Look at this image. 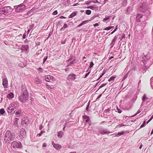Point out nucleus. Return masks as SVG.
Here are the masks:
<instances>
[{
    "mask_svg": "<svg viewBox=\"0 0 153 153\" xmlns=\"http://www.w3.org/2000/svg\"><path fill=\"white\" fill-rule=\"evenodd\" d=\"M29 98L28 92L27 90H24L23 91L22 94L18 97L19 101L22 103L26 102Z\"/></svg>",
    "mask_w": 153,
    "mask_h": 153,
    "instance_id": "obj_1",
    "label": "nucleus"
},
{
    "mask_svg": "<svg viewBox=\"0 0 153 153\" xmlns=\"http://www.w3.org/2000/svg\"><path fill=\"white\" fill-rule=\"evenodd\" d=\"M12 11L11 8L10 7H5L0 9V16H4L10 14Z\"/></svg>",
    "mask_w": 153,
    "mask_h": 153,
    "instance_id": "obj_2",
    "label": "nucleus"
},
{
    "mask_svg": "<svg viewBox=\"0 0 153 153\" xmlns=\"http://www.w3.org/2000/svg\"><path fill=\"white\" fill-rule=\"evenodd\" d=\"M14 137H13L10 131H7L5 134L4 137V141L6 143H9L10 141L13 140Z\"/></svg>",
    "mask_w": 153,
    "mask_h": 153,
    "instance_id": "obj_3",
    "label": "nucleus"
},
{
    "mask_svg": "<svg viewBox=\"0 0 153 153\" xmlns=\"http://www.w3.org/2000/svg\"><path fill=\"white\" fill-rule=\"evenodd\" d=\"M11 146L14 149L21 148H22V145L21 143L15 141L12 142Z\"/></svg>",
    "mask_w": 153,
    "mask_h": 153,
    "instance_id": "obj_4",
    "label": "nucleus"
},
{
    "mask_svg": "<svg viewBox=\"0 0 153 153\" xmlns=\"http://www.w3.org/2000/svg\"><path fill=\"white\" fill-rule=\"evenodd\" d=\"M15 7H16L15 8L16 11L17 13L22 11L25 8V6L22 4L19 6H16Z\"/></svg>",
    "mask_w": 153,
    "mask_h": 153,
    "instance_id": "obj_5",
    "label": "nucleus"
},
{
    "mask_svg": "<svg viewBox=\"0 0 153 153\" xmlns=\"http://www.w3.org/2000/svg\"><path fill=\"white\" fill-rule=\"evenodd\" d=\"M26 136V132L25 129L22 128L21 129L20 134H19V137L21 140H22Z\"/></svg>",
    "mask_w": 153,
    "mask_h": 153,
    "instance_id": "obj_6",
    "label": "nucleus"
},
{
    "mask_svg": "<svg viewBox=\"0 0 153 153\" xmlns=\"http://www.w3.org/2000/svg\"><path fill=\"white\" fill-rule=\"evenodd\" d=\"M45 80L48 82H52L55 80L53 77L49 75L45 76Z\"/></svg>",
    "mask_w": 153,
    "mask_h": 153,
    "instance_id": "obj_7",
    "label": "nucleus"
},
{
    "mask_svg": "<svg viewBox=\"0 0 153 153\" xmlns=\"http://www.w3.org/2000/svg\"><path fill=\"white\" fill-rule=\"evenodd\" d=\"M2 85L4 88H7L8 87V80L7 78H5L3 79Z\"/></svg>",
    "mask_w": 153,
    "mask_h": 153,
    "instance_id": "obj_8",
    "label": "nucleus"
},
{
    "mask_svg": "<svg viewBox=\"0 0 153 153\" xmlns=\"http://www.w3.org/2000/svg\"><path fill=\"white\" fill-rule=\"evenodd\" d=\"M76 75L75 74L69 75L67 77V79L69 80H74L76 79Z\"/></svg>",
    "mask_w": 153,
    "mask_h": 153,
    "instance_id": "obj_9",
    "label": "nucleus"
},
{
    "mask_svg": "<svg viewBox=\"0 0 153 153\" xmlns=\"http://www.w3.org/2000/svg\"><path fill=\"white\" fill-rule=\"evenodd\" d=\"M52 145L53 147L56 149L57 150L60 149L61 147V146L59 144H55L53 142H52Z\"/></svg>",
    "mask_w": 153,
    "mask_h": 153,
    "instance_id": "obj_10",
    "label": "nucleus"
},
{
    "mask_svg": "<svg viewBox=\"0 0 153 153\" xmlns=\"http://www.w3.org/2000/svg\"><path fill=\"white\" fill-rule=\"evenodd\" d=\"M143 17L142 15L141 14H138L136 16V20L137 22H140L141 21V18Z\"/></svg>",
    "mask_w": 153,
    "mask_h": 153,
    "instance_id": "obj_11",
    "label": "nucleus"
},
{
    "mask_svg": "<svg viewBox=\"0 0 153 153\" xmlns=\"http://www.w3.org/2000/svg\"><path fill=\"white\" fill-rule=\"evenodd\" d=\"M18 103L17 102H13L10 104V106L11 107L16 108L18 107Z\"/></svg>",
    "mask_w": 153,
    "mask_h": 153,
    "instance_id": "obj_12",
    "label": "nucleus"
},
{
    "mask_svg": "<svg viewBox=\"0 0 153 153\" xmlns=\"http://www.w3.org/2000/svg\"><path fill=\"white\" fill-rule=\"evenodd\" d=\"M14 97V94L12 93H10L7 96V97L9 99H11Z\"/></svg>",
    "mask_w": 153,
    "mask_h": 153,
    "instance_id": "obj_13",
    "label": "nucleus"
},
{
    "mask_svg": "<svg viewBox=\"0 0 153 153\" xmlns=\"http://www.w3.org/2000/svg\"><path fill=\"white\" fill-rule=\"evenodd\" d=\"M15 114L16 117H19V116L22 115L21 114V110H17L16 113Z\"/></svg>",
    "mask_w": 153,
    "mask_h": 153,
    "instance_id": "obj_14",
    "label": "nucleus"
},
{
    "mask_svg": "<svg viewBox=\"0 0 153 153\" xmlns=\"http://www.w3.org/2000/svg\"><path fill=\"white\" fill-rule=\"evenodd\" d=\"M100 133L102 134H108L109 132L108 131H106L105 130H101L100 131Z\"/></svg>",
    "mask_w": 153,
    "mask_h": 153,
    "instance_id": "obj_15",
    "label": "nucleus"
},
{
    "mask_svg": "<svg viewBox=\"0 0 153 153\" xmlns=\"http://www.w3.org/2000/svg\"><path fill=\"white\" fill-rule=\"evenodd\" d=\"M77 13L76 12L73 13L70 15L68 17V18H71L73 17L76 16V15Z\"/></svg>",
    "mask_w": 153,
    "mask_h": 153,
    "instance_id": "obj_16",
    "label": "nucleus"
},
{
    "mask_svg": "<svg viewBox=\"0 0 153 153\" xmlns=\"http://www.w3.org/2000/svg\"><path fill=\"white\" fill-rule=\"evenodd\" d=\"M63 134V132L61 131H60L58 133L57 136L59 138H61L62 137Z\"/></svg>",
    "mask_w": 153,
    "mask_h": 153,
    "instance_id": "obj_17",
    "label": "nucleus"
},
{
    "mask_svg": "<svg viewBox=\"0 0 153 153\" xmlns=\"http://www.w3.org/2000/svg\"><path fill=\"white\" fill-rule=\"evenodd\" d=\"M13 108L12 107L10 106L9 107L7 108V112L10 114L11 113V111H10L11 110H12Z\"/></svg>",
    "mask_w": 153,
    "mask_h": 153,
    "instance_id": "obj_18",
    "label": "nucleus"
},
{
    "mask_svg": "<svg viewBox=\"0 0 153 153\" xmlns=\"http://www.w3.org/2000/svg\"><path fill=\"white\" fill-rule=\"evenodd\" d=\"M22 49H24L25 50H27L28 49V45H23L22 46Z\"/></svg>",
    "mask_w": 153,
    "mask_h": 153,
    "instance_id": "obj_19",
    "label": "nucleus"
},
{
    "mask_svg": "<svg viewBox=\"0 0 153 153\" xmlns=\"http://www.w3.org/2000/svg\"><path fill=\"white\" fill-rule=\"evenodd\" d=\"M116 77L115 76H112L110 78V79L108 80V81L109 82L113 81L114 80V79Z\"/></svg>",
    "mask_w": 153,
    "mask_h": 153,
    "instance_id": "obj_20",
    "label": "nucleus"
},
{
    "mask_svg": "<svg viewBox=\"0 0 153 153\" xmlns=\"http://www.w3.org/2000/svg\"><path fill=\"white\" fill-rule=\"evenodd\" d=\"M147 99V98L146 97V95L145 94H144L143 96V98L142 99V101L144 102Z\"/></svg>",
    "mask_w": 153,
    "mask_h": 153,
    "instance_id": "obj_21",
    "label": "nucleus"
},
{
    "mask_svg": "<svg viewBox=\"0 0 153 153\" xmlns=\"http://www.w3.org/2000/svg\"><path fill=\"white\" fill-rule=\"evenodd\" d=\"M5 111L4 109L1 108L0 109V114L1 115H3L5 113Z\"/></svg>",
    "mask_w": 153,
    "mask_h": 153,
    "instance_id": "obj_22",
    "label": "nucleus"
},
{
    "mask_svg": "<svg viewBox=\"0 0 153 153\" xmlns=\"http://www.w3.org/2000/svg\"><path fill=\"white\" fill-rule=\"evenodd\" d=\"M85 13L87 15H89L91 13V11L89 10H87L85 11Z\"/></svg>",
    "mask_w": 153,
    "mask_h": 153,
    "instance_id": "obj_23",
    "label": "nucleus"
},
{
    "mask_svg": "<svg viewBox=\"0 0 153 153\" xmlns=\"http://www.w3.org/2000/svg\"><path fill=\"white\" fill-rule=\"evenodd\" d=\"M124 133L123 132H118L115 136L116 137H118L123 134Z\"/></svg>",
    "mask_w": 153,
    "mask_h": 153,
    "instance_id": "obj_24",
    "label": "nucleus"
},
{
    "mask_svg": "<svg viewBox=\"0 0 153 153\" xmlns=\"http://www.w3.org/2000/svg\"><path fill=\"white\" fill-rule=\"evenodd\" d=\"M87 22V21H83L78 26L80 27V26H82V25L84 24L86 22Z\"/></svg>",
    "mask_w": 153,
    "mask_h": 153,
    "instance_id": "obj_25",
    "label": "nucleus"
},
{
    "mask_svg": "<svg viewBox=\"0 0 153 153\" xmlns=\"http://www.w3.org/2000/svg\"><path fill=\"white\" fill-rule=\"evenodd\" d=\"M94 65V64L92 62H91L90 64L89 68H91Z\"/></svg>",
    "mask_w": 153,
    "mask_h": 153,
    "instance_id": "obj_26",
    "label": "nucleus"
},
{
    "mask_svg": "<svg viewBox=\"0 0 153 153\" xmlns=\"http://www.w3.org/2000/svg\"><path fill=\"white\" fill-rule=\"evenodd\" d=\"M45 132V131H41V132L39 134H38V135H39V137H40L42 134H43Z\"/></svg>",
    "mask_w": 153,
    "mask_h": 153,
    "instance_id": "obj_27",
    "label": "nucleus"
},
{
    "mask_svg": "<svg viewBox=\"0 0 153 153\" xmlns=\"http://www.w3.org/2000/svg\"><path fill=\"white\" fill-rule=\"evenodd\" d=\"M58 12L56 10L54 11L53 13V15H56L57 14Z\"/></svg>",
    "mask_w": 153,
    "mask_h": 153,
    "instance_id": "obj_28",
    "label": "nucleus"
},
{
    "mask_svg": "<svg viewBox=\"0 0 153 153\" xmlns=\"http://www.w3.org/2000/svg\"><path fill=\"white\" fill-rule=\"evenodd\" d=\"M146 123V121H144L143 123L141 126H140V128H142L145 125Z\"/></svg>",
    "mask_w": 153,
    "mask_h": 153,
    "instance_id": "obj_29",
    "label": "nucleus"
},
{
    "mask_svg": "<svg viewBox=\"0 0 153 153\" xmlns=\"http://www.w3.org/2000/svg\"><path fill=\"white\" fill-rule=\"evenodd\" d=\"M110 18L109 17H107L103 19V21H105L108 20Z\"/></svg>",
    "mask_w": 153,
    "mask_h": 153,
    "instance_id": "obj_30",
    "label": "nucleus"
},
{
    "mask_svg": "<svg viewBox=\"0 0 153 153\" xmlns=\"http://www.w3.org/2000/svg\"><path fill=\"white\" fill-rule=\"evenodd\" d=\"M90 72H91V71H90L88 73H87L85 74L84 78H86L89 75V74H90Z\"/></svg>",
    "mask_w": 153,
    "mask_h": 153,
    "instance_id": "obj_31",
    "label": "nucleus"
},
{
    "mask_svg": "<svg viewBox=\"0 0 153 153\" xmlns=\"http://www.w3.org/2000/svg\"><path fill=\"white\" fill-rule=\"evenodd\" d=\"M47 146V144L45 143H43L42 144V147H46Z\"/></svg>",
    "mask_w": 153,
    "mask_h": 153,
    "instance_id": "obj_32",
    "label": "nucleus"
},
{
    "mask_svg": "<svg viewBox=\"0 0 153 153\" xmlns=\"http://www.w3.org/2000/svg\"><path fill=\"white\" fill-rule=\"evenodd\" d=\"M105 74V72L101 74V75L100 76V77L97 80H99L100 79L104 74Z\"/></svg>",
    "mask_w": 153,
    "mask_h": 153,
    "instance_id": "obj_33",
    "label": "nucleus"
},
{
    "mask_svg": "<svg viewBox=\"0 0 153 153\" xmlns=\"http://www.w3.org/2000/svg\"><path fill=\"white\" fill-rule=\"evenodd\" d=\"M48 58H47V56L46 57H45L44 58V59H43V63H44L45 62V61Z\"/></svg>",
    "mask_w": 153,
    "mask_h": 153,
    "instance_id": "obj_34",
    "label": "nucleus"
},
{
    "mask_svg": "<svg viewBox=\"0 0 153 153\" xmlns=\"http://www.w3.org/2000/svg\"><path fill=\"white\" fill-rule=\"evenodd\" d=\"M106 84H102L100 86V88H101L102 87H104V86H105V85Z\"/></svg>",
    "mask_w": 153,
    "mask_h": 153,
    "instance_id": "obj_35",
    "label": "nucleus"
},
{
    "mask_svg": "<svg viewBox=\"0 0 153 153\" xmlns=\"http://www.w3.org/2000/svg\"><path fill=\"white\" fill-rule=\"evenodd\" d=\"M10 111H11V113H10V114H13L14 112L15 111H14V109H12V110H11Z\"/></svg>",
    "mask_w": 153,
    "mask_h": 153,
    "instance_id": "obj_36",
    "label": "nucleus"
},
{
    "mask_svg": "<svg viewBox=\"0 0 153 153\" xmlns=\"http://www.w3.org/2000/svg\"><path fill=\"white\" fill-rule=\"evenodd\" d=\"M67 25L66 24H65L63 27V28H65L67 27Z\"/></svg>",
    "mask_w": 153,
    "mask_h": 153,
    "instance_id": "obj_37",
    "label": "nucleus"
},
{
    "mask_svg": "<svg viewBox=\"0 0 153 153\" xmlns=\"http://www.w3.org/2000/svg\"><path fill=\"white\" fill-rule=\"evenodd\" d=\"M38 70L39 71H40L41 72H42V68H38Z\"/></svg>",
    "mask_w": 153,
    "mask_h": 153,
    "instance_id": "obj_38",
    "label": "nucleus"
},
{
    "mask_svg": "<svg viewBox=\"0 0 153 153\" xmlns=\"http://www.w3.org/2000/svg\"><path fill=\"white\" fill-rule=\"evenodd\" d=\"M117 110L118 111V112L119 113H121L122 112V111L121 110L118 109Z\"/></svg>",
    "mask_w": 153,
    "mask_h": 153,
    "instance_id": "obj_39",
    "label": "nucleus"
},
{
    "mask_svg": "<svg viewBox=\"0 0 153 153\" xmlns=\"http://www.w3.org/2000/svg\"><path fill=\"white\" fill-rule=\"evenodd\" d=\"M87 120H86V123L88 122V121L89 120V118L88 117L87 118Z\"/></svg>",
    "mask_w": 153,
    "mask_h": 153,
    "instance_id": "obj_40",
    "label": "nucleus"
},
{
    "mask_svg": "<svg viewBox=\"0 0 153 153\" xmlns=\"http://www.w3.org/2000/svg\"><path fill=\"white\" fill-rule=\"evenodd\" d=\"M26 35L25 34H24L23 36V39H25L26 38Z\"/></svg>",
    "mask_w": 153,
    "mask_h": 153,
    "instance_id": "obj_41",
    "label": "nucleus"
},
{
    "mask_svg": "<svg viewBox=\"0 0 153 153\" xmlns=\"http://www.w3.org/2000/svg\"><path fill=\"white\" fill-rule=\"evenodd\" d=\"M60 19H65V18H65V17H64V16H61L60 17Z\"/></svg>",
    "mask_w": 153,
    "mask_h": 153,
    "instance_id": "obj_42",
    "label": "nucleus"
},
{
    "mask_svg": "<svg viewBox=\"0 0 153 153\" xmlns=\"http://www.w3.org/2000/svg\"><path fill=\"white\" fill-rule=\"evenodd\" d=\"M83 118L85 119V118H87L88 117H87L86 116H83Z\"/></svg>",
    "mask_w": 153,
    "mask_h": 153,
    "instance_id": "obj_43",
    "label": "nucleus"
},
{
    "mask_svg": "<svg viewBox=\"0 0 153 153\" xmlns=\"http://www.w3.org/2000/svg\"><path fill=\"white\" fill-rule=\"evenodd\" d=\"M102 94H100L97 97V99H99L102 96Z\"/></svg>",
    "mask_w": 153,
    "mask_h": 153,
    "instance_id": "obj_44",
    "label": "nucleus"
},
{
    "mask_svg": "<svg viewBox=\"0 0 153 153\" xmlns=\"http://www.w3.org/2000/svg\"><path fill=\"white\" fill-rule=\"evenodd\" d=\"M94 25L95 26V27H96V26H98V24H97V23H96L94 24Z\"/></svg>",
    "mask_w": 153,
    "mask_h": 153,
    "instance_id": "obj_45",
    "label": "nucleus"
},
{
    "mask_svg": "<svg viewBox=\"0 0 153 153\" xmlns=\"http://www.w3.org/2000/svg\"><path fill=\"white\" fill-rule=\"evenodd\" d=\"M89 105V104L88 105V106L86 108V110L87 111H88V106Z\"/></svg>",
    "mask_w": 153,
    "mask_h": 153,
    "instance_id": "obj_46",
    "label": "nucleus"
},
{
    "mask_svg": "<svg viewBox=\"0 0 153 153\" xmlns=\"http://www.w3.org/2000/svg\"><path fill=\"white\" fill-rule=\"evenodd\" d=\"M116 30L117 29H114V30L111 33V34H113L114 32H115L116 31Z\"/></svg>",
    "mask_w": 153,
    "mask_h": 153,
    "instance_id": "obj_47",
    "label": "nucleus"
},
{
    "mask_svg": "<svg viewBox=\"0 0 153 153\" xmlns=\"http://www.w3.org/2000/svg\"><path fill=\"white\" fill-rule=\"evenodd\" d=\"M42 126H40L39 127V129L41 130L42 129Z\"/></svg>",
    "mask_w": 153,
    "mask_h": 153,
    "instance_id": "obj_48",
    "label": "nucleus"
},
{
    "mask_svg": "<svg viewBox=\"0 0 153 153\" xmlns=\"http://www.w3.org/2000/svg\"><path fill=\"white\" fill-rule=\"evenodd\" d=\"M90 3V2H88V1L87 2V3H86V4H89Z\"/></svg>",
    "mask_w": 153,
    "mask_h": 153,
    "instance_id": "obj_49",
    "label": "nucleus"
},
{
    "mask_svg": "<svg viewBox=\"0 0 153 153\" xmlns=\"http://www.w3.org/2000/svg\"><path fill=\"white\" fill-rule=\"evenodd\" d=\"M151 119H150L147 122V123H148L150 121H151Z\"/></svg>",
    "mask_w": 153,
    "mask_h": 153,
    "instance_id": "obj_50",
    "label": "nucleus"
},
{
    "mask_svg": "<svg viewBox=\"0 0 153 153\" xmlns=\"http://www.w3.org/2000/svg\"><path fill=\"white\" fill-rule=\"evenodd\" d=\"M153 115L152 116L151 118H150V119H151V120H152L153 119Z\"/></svg>",
    "mask_w": 153,
    "mask_h": 153,
    "instance_id": "obj_51",
    "label": "nucleus"
},
{
    "mask_svg": "<svg viewBox=\"0 0 153 153\" xmlns=\"http://www.w3.org/2000/svg\"><path fill=\"white\" fill-rule=\"evenodd\" d=\"M87 8L92 9V6H90L89 7H88Z\"/></svg>",
    "mask_w": 153,
    "mask_h": 153,
    "instance_id": "obj_52",
    "label": "nucleus"
},
{
    "mask_svg": "<svg viewBox=\"0 0 153 153\" xmlns=\"http://www.w3.org/2000/svg\"><path fill=\"white\" fill-rule=\"evenodd\" d=\"M153 129L151 132V135L152 134H153Z\"/></svg>",
    "mask_w": 153,
    "mask_h": 153,
    "instance_id": "obj_53",
    "label": "nucleus"
},
{
    "mask_svg": "<svg viewBox=\"0 0 153 153\" xmlns=\"http://www.w3.org/2000/svg\"><path fill=\"white\" fill-rule=\"evenodd\" d=\"M111 28H110V27H108L105 28V29H111Z\"/></svg>",
    "mask_w": 153,
    "mask_h": 153,
    "instance_id": "obj_54",
    "label": "nucleus"
},
{
    "mask_svg": "<svg viewBox=\"0 0 153 153\" xmlns=\"http://www.w3.org/2000/svg\"><path fill=\"white\" fill-rule=\"evenodd\" d=\"M141 148H142V146H140V147H139V148L140 149H141Z\"/></svg>",
    "mask_w": 153,
    "mask_h": 153,
    "instance_id": "obj_55",
    "label": "nucleus"
},
{
    "mask_svg": "<svg viewBox=\"0 0 153 153\" xmlns=\"http://www.w3.org/2000/svg\"><path fill=\"white\" fill-rule=\"evenodd\" d=\"M104 123V122H102L100 124H102V123Z\"/></svg>",
    "mask_w": 153,
    "mask_h": 153,
    "instance_id": "obj_56",
    "label": "nucleus"
},
{
    "mask_svg": "<svg viewBox=\"0 0 153 153\" xmlns=\"http://www.w3.org/2000/svg\"><path fill=\"white\" fill-rule=\"evenodd\" d=\"M30 29H28L27 31L28 33H29L30 32Z\"/></svg>",
    "mask_w": 153,
    "mask_h": 153,
    "instance_id": "obj_57",
    "label": "nucleus"
},
{
    "mask_svg": "<svg viewBox=\"0 0 153 153\" xmlns=\"http://www.w3.org/2000/svg\"><path fill=\"white\" fill-rule=\"evenodd\" d=\"M85 57L84 56V57L83 58V59H85Z\"/></svg>",
    "mask_w": 153,
    "mask_h": 153,
    "instance_id": "obj_58",
    "label": "nucleus"
},
{
    "mask_svg": "<svg viewBox=\"0 0 153 153\" xmlns=\"http://www.w3.org/2000/svg\"><path fill=\"white\" fill-rule=\"evenodd\" d=\"M70 153H76V152H70Z\"/></svg>",
    "mask_w": 153,
    "mask_h": 153,
    "instance_id": "obj_59",
    "label": "nucleus"
},
{
    "mask_svg": "<svg viewBox=\"0 0 153 153\" xmlns=\"http://www.w3.org/2000/svg\"><path fill=\"white\" fill-rule=\"evenodd\" d=\"M113 58V57H110V59H111V58Z\"/></svg>",
    "mask_w": 153,
    "mask_h": 153,
    "instance_id": "obj_60",
    "label": "nucleus"
},
{
    "mask_svg": "<svg viewBox=\"0 0 153 153\" xmlns=\"http://www.w3.org/2000/svg\"><path fill=\"white\" fill-rule=\"evenodd\" d=\"M105 1H107V0H105Z\"/></svg>",
    "mask_w": 153,
    "mask_h": 153,
    "instance_id": "obj_61",
    "label": "nucleus"
},
{
    "mask_svg": "<svg viewBox=\"0 0 153 153\" xmlns=\"http://www.w3.org/2000/svg\"><path fill=\"white\" fill-rule=\"evenodd\" d=\"M64 128H63V130H64Z\"/></svg>",
    "mask_w": 153,
    "mask_h": 153,
    "instance_id": "obj_62",
    "label": "nucleus"
},
{
    "mask_svg": "<svg viewBox=\"0 0 153 153\" xmlns=\"http://www.w3.org/2000/svg\"><path fill=\"white\" fill-rule=\"evenodd\" d=\"M107 30H109L110 29H107Z\"/></svg>",
    "mask_w": 153,
    "mask_h": 153,
    "instance_id": "obj_63",
    "label": "nucleus"
}]
</instances>
